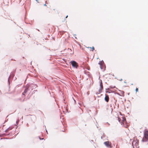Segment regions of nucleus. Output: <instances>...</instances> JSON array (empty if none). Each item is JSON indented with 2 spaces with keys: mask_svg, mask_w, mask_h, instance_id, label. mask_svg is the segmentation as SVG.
I'll list each match as a JSON object with an SVG mask.
<instances>
[{
  "mask_svg": "<svg viewBox=\"0 0 148 148\" xmlns=\"http://www.w3.org/2000/svg\"><path fill=\"white\" fill-rule=\"evenodd\" d=\"M99 64L100 66V68L103 70L104 71L106 69V66L104 64V62L103 61H100L99 63Z\"/></svg>",
  "mask_w": 148,
  "mask_h": 148,
  "instance_id": "nucleus-1",
  "label": "nucleus"
},
{
  "mask_svg": "<svg viewBox=\"0 0 148 148\" xmlns=\"http://www.w3.org/2000/svg\"><path fill=\"white\" fill-rule=\"evenodd\" d=\"M122 125L124 126V127L125 128H127L128 126V125L127 123L126 119L125 118H123L122 120V122L121 123Z\"/></svg>",
  "mask_w": 148,
  "mask_h": 148,
  "instance_id": "nucleus-2",
  "label": "nucleus"
},
{
  "mask_svg": "<svg viewBox=\"0 0 148 148\" xmlns=\"http://www.w3.org/2000/svg\"><path fill=\"white\" fill-rule=\"evenodd\" d=\"M138 143V140H134L132 142V145L133 146H134L135 147H139Z\"/></svg>",
  "mask_w": 148,
  "mask_h": 148,
  "instance_id": "nucleus-3",
  "label": "nucleus"
},
{
  "mask_svg": "<svg viewBox=\"0 0 148 148\" xmlns=\"http://www.w3.org/2000/svg\"><path fill=\"white\" fill-rule=\"evenodd\" d=\"M104 144L108 147L111 148L112 147L111 143L108 141L104 142Z\"/></svg>",
  "mask_w": 148,
  "mask_h": 148,
  "instance_id": "nucleus-4",
  "label": "nucleus"
},
{
  "mask_svg": "<svg viewBox=\"0 0 148 148\" xmlns=\"http://www.w3.org/2000/svg\"><path fill=\"white\" fill-rule=\"evenodd\" d=\"M71 64L73 67L77 68L78 66V64L75 61H71Z\"/></svg>",
  "mask_w": 148,
  "mask_h": 148,
  "instance_id": "nucleus-5",
  "label": "nucleus"
},
{
  "mask_svg": "<svg viewBox=\"0 0 148 148\" xmlns=\"http://www.w3.org/2000/svg\"><path fill=\"white\" fill-rule=\"evenodd\" d=\"M100 82H101L100 84V89H99V92L100 93L102 92L103 89V85L102 80H101Z\"/></svg>",
  "mask_w": 148,
  "mask_h": 148,
  "instance_id": "nucleus-6",
  "label": "nucleus"
},
{
  "mask_svg": "<svg viewBox=\"0 0 148 148\" xmlns=\"http://www.w3.org/2000/svg\"><path fill=\"white\" fill-rule=\"evenodd\" d=\"M109 97L108 95L106 94L105 95V100L107 102H108L109 101Z\"/></svg>",
  "mask_w": 148,
  "mask_h": 148,
  "instance_id": "nucleus-7",
  "label": "nucleus"
},
{
  "mask_svg": "<svg viewBox=\"0 0 148 148\" xmlns=\"http://www.w3.org/2000/svg\"><path fill=\"white\" fill-rule=\"evenodd\" d=\"M148 140V138H146L144 136L143 137V138L142 139V141L143 142H147Z\"/></svg>",
  "mask_w": 148,
  "mask_h": 148,
  "instance_id": "nucleus-8",
  "label": "nucleus"
},
{
  "mask_svg": "<svg viewBox=\"0 0 148 148\" xmlns=\"http://www.w3.org/2000/svg\"><path fill=\"white\" fill-rule=\"evenodd\" d=\"M144 136L146 138H148V131H146L144 132Z\"/></svg>",
  "mask_w": 148,
  "mask_h": 148,
  "instance_id": "nucleus-9",
  "label": "nucleus"
},
{
  "mask_svg": "<svg viewBox=\"0 0 148 148\" xmlns=\"http://www.w3.org/2000/svg\"><path fill=\"white\" fill-rule=\"evenodd\" d=\"M28 89L27 88H26L25 90L24 91L23 93V95H25V94L28 91Z\"/></svg>",
  "mask_w": 148,
  "mask_h": 148,
  "instance_id": "nucleus-10",
  "label": "nucleus"
},
{
  "mask_svg": "<svg viewBox=\"0 0 148 148\" xmlns=\"http://www.w3.org/2000/svg\"><path fill=\"white\" fill-rule=\"evenodd\" d=\"M116 119H117V120L119 121H120L121 119L118 117H116Z\"/></svg>",
  "mask_w": 148,
  "mask_h": 148,
  "instance_id": "nucleus-11",
  "label": "nucleus"
},
{
  "mask_svg": "<svg viewBox=\"0 0 148 148\" xmlns=\"http://www.w3.org/2000/svg\"><path fill=\"white\" fill-rule=\"evenodd\" d=\"M91 49V51H93V50H94V47H90Z\"/></svg>",
  "mask_w": 148,
  "mask_h": 148,
  "instance_id": "nucleus-12",
  "label": "nucleus"
},
{
  "mask_svg": "<svg viewBox=\"0 0 148 148\" xmlns=\"http://www.w3.org/2000/svg\"><path fill=\"white\" fill-rule=\"evenodd\" d=\"M138 91V89L136 88V92H137Z\"/></svg>",
  "mask_w": 148,
  "mask_h": 148,
  "instance_id": "nucleus-13",
  "label": "nucleus"
},
{
  "mask_svg": "<svg viewBox=\"0 0 148 148\" xmlns=\"http://www.w3.org/2000/svg\"><path fill=\"white\" fill-rule=\"evenodd\" d=\"M53 10L54 11L55 10H56V11H57V10H56V9H53Z\"/></svg>",
  "mask_w": 148,
  "mask_h": 148,
  "instance_id": "nucleus-14",
  "label": "nucleus"
},
{
  "mask_svg": "<svg viewBox=\"0 0 148 148\" xmlns=\"http://www.w3.org/2000/svg\"><path fill=\"white\" fill-rule=\"evenodd\" d=\"M68 17V16L67 15L66 17V18H67Z\"/></svg>",
  "mask_w": 148,
  "mask_h": 148,
  "instance_id": "nucleus-15",
  "label": "nucleus"
},
{
  "mask_svg": "<svg viewBox=\"0 0 148 148\" xmlns=\"http://www.w3.org/2000/svg\"><path fill=\"white\" fill-rule=\"evenodd\" d=\"M44 5V6H46L47 5H46V4H45Z\"/></svg>",
  "mask_w": 148,
  "mask_h": 148,
  "instance_id": "nucleus-16",
  "label": "nucleus"
},
{
  "mask_svg": "<svg viewBox=\"0 0 148 148\" xmlns=\"http://www.w3.org/2000/svg\"><path fill=\"white\" fill-rule=\"evenodd\" d=\"M38 3V0H36Z\"/></svg>",
  "mask_w": 148,
  "mask_h": 148,
  "instance_id": "nucleus-17",
  "label": "nucleus"
},
{
  "mask_svg": "<svg viewBox=\"0 0 148 148\" xmlns=\"http://www.w3.org/2000/svg\"><path fill=\"white\" fill-rule=\"evenodd\" d=\"M122 80V79H121V80H121V81Z\"/></svg>",
  "mask_w": 148,
  "mask_h": 148,
  "instance_id": "nucleus-18",
  "label": "nucleus"
},
{
  "mask_svg": "<svg viewBox=\"0 0 148 148\" xmlns=\"http://www.w3.org/2000/svg\"><path fill=\"white\" fill-rule=\"evenodd\" d=\"M11 60H13V59H12Z\"/></svg>",
  "mask_w": 148,
  "mask_h": 148,
  "instance_id": "nucleus-19",
  "label": "nucleus"
}]
</instances>
